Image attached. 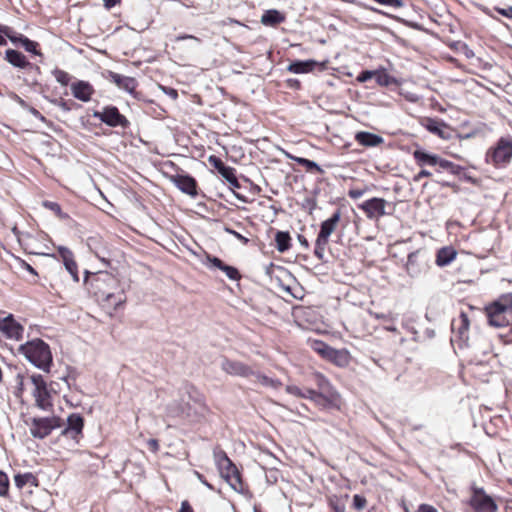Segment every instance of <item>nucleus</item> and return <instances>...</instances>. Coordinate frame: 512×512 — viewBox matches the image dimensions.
<instances>
[{"label": "nucleus", "mask_w": 512, "mask_h": 512, "mask_svg": "<svg viewBox=\"0 0 512 512\" xmlns=\"http://www.w3.org/2000/svg\"><path fill=\"white\" fill-rule=\"evenodd\" d=\"M18 394L20 396L29 386L31 395L34 399V405L43 411H53V396L56 391L46 382L43 375L38 373L17 375Z\"/></svg>", "instance_id": "7ed1b4c3"}, {"label": "nucleus", "mask_w": 512, "mask_h": 512, "mask_svg": "<svg viewBox=\"0 0 512 512\" xmlns=\"http://www.w3.org/2000/svg\"><path fill=\"white\" fill-rule=\"evenodd\" d=\"M71 92L76 99L88 102L92 99L95 89L89 82L78 80L71 84Z\"/></svg>", "instance_id": "b1692460"}, {"label": "nucleus", "mask_w": 512, "mask_h": 512, "mask_svg": "<svg viewBox=\"0 0 512 512\" xmlns=\"http://www.w3.org/2000/svg\"><path fill=\"white\" fill-rule=\"evenodd\" d=\"M7 41L6 39L0 34V46L6 45Z\"/></svg>", "instance_id": "774afa93"}, {"label": "nucleus", "mask_w": 512, "mask_h": 512, "mask_svg": "<svg viewBox=\"0 0 512 512\" xmlns=\"http://www.w3.org/2000/svg\"><path fill=\"white\" fill-rule=\"evenodd\" d=\"M364 192L365 191L363 189H350L348 191V196L351 199H358L364 194Z\"/></svg>", "instance_id": "603ef678"}, {"label": "nucleus", "mask_w": 512, "mask_h": 512, "mask_svg": "<svg viewBox=\"0 0 512 512\" xmlns=\"http://www.w3.org/2000/svg\"><path fill=\"white\" fill-rule=\"evenodd\" d=\"M223 25H232V24H237V25H242L240 21L236 20V19H233V18H228L226 21H223L222 22Z\"/></svg>", "instance_id": "e2e57ef3"}, {"label": "nucleus", "mask_w": 512, "mask_h": 512, "mask_svg": "<svg viewBox=\"0 0 512 512\" xmlns=\"http://www.w3.org/2000/svg\"><path fill=\"white\" fill-rule=\"evenodd\" d=\"M328 512H345V504L336 496H330L327 498Z\"/></svg>", "instance_id": "e433bc0d"}, {"label": "nucleus", "mask_w": 512, "mask_h": 512, "mask_svg": "<svg viewBox=\"0 0 512 512\" xmlns=\"http://www.w3.org/2000/svg\"><path fill=\"white\" fill-rule=\"evenodd\" d=\"M206 260L213 267L223 271L230 280L237 281L241 278L240 272L237 268L225 264L220 258L207 254Z\"/></svg>", "instance_id": "393cba45"}, {"label": "nucleus", "mask_w": 512, "mask_h": 512, "mask_svg": "<svg viewBox=\"0 0 512 512\" xmlns=\"http://www.w3.org/2000/svg\"><path fill=\"white\" fill-rule=\"evenodd\" d=\"M274 240L276 249L281 253L286 252L291 248L292 238L288 231H277L275 233Z\"/></svg>", "instance_id": "2f4dec72"}, {"label": "nucleus", "mask_w": 512, "mask_h": 512, "mask_svg": "<svg viewBox=\"0 0 512 512\" xmlns=\"http://www.w3.org/2000/svg\"><path fill=\"white\" fill-rule=\"evenodd\" d=\"M236 170L233 167L226 166L223 169H221L220 172H218L226 181L231 179L233 176L236 175Z\"/></svg>", "instance_id": "37998d69"}, {"label": "nucleus", "mask_w": 512, "mask_h": 512, "mask_svg": "<svg viewBox=\"0 0 512 512\" xmlns=\"http://www.w3.org/2000/svg\"><path fill=\"white\" fill-rule=\"evenodd\" d=\"M313 380L317 390L297 385H288L286 391L298 398L311 400L320 408L340 410L342 405L341 396L333 388L330 381L321 373L313 374Z\"/></svg>", "instance_id": "f03ea898"}, {"label": "nucleus", "mask_w": 512, "mask_h": 512, "mask_svg": "<svg viewBox=\"0 0 512 512\" xmlns=\"http://www.w3.org/2000/svg\"><path fill=\"white\" fill-rule=\"evenodd\" d=\"M469 327L470 320L468 314L464 311H461L458 318L453 319L451 323L452 332L461 341H466L468 339Z\"/></svg>", "instance_id": "5701e85b"}, {"label": "nucleus", "mask_w": 512, "mask_h": 512, "mask_svg": "<svg viewBox=\"0 0 512 512\" xmlns=\"http://www.w3.org/2000/svg\"><path fill=\"white\" fill-rule=\"evenodd\" d=\"M148 449L154 453L159 451L160 445L157 439H149L147 441Z\"/></svg>", "instance_id": "09e8293b"}, {"label": "nucleus", "mask_w": 512, "mask_h": 512, "mask_svg": "<svg viewBox=\"0 0 512 512\" xmlns=\"http://www.w3.org/2000/svg\"><path fill=\"white\" fill-rule=\"evenodd\" d=\"M489 326L509 328L512 335V293L500 295L483 308Z\"/></svg>", "instance_id": "20e7f679"}, {"label": "nucleus", "mask_w": 512, "mask_h": 512, "mask_svg": "<svg viewBox=\"0 0 512 512\" xmlns=\"http://www.w3.org/2000/svg\"><path fill=\"white\" fill-rule=\"evenodd\" d=\"M233 189H239L241 187L236 175L227 181Z\"/></svg>", "instance_id": "6e6d98bb"}, {"label": "nucleus", "mask_w": 512, "mask_h": 512, "mask_svg": "<svg viewBox=\"0 0 512 512\" xmlns=\"http://www.w3.org/2000/svg\"><path fill=\"white\" fill-rule=\"evenodd\" d=\"M420 124L422 127H424L426 130H428L430 133L442 138V139H448L449 134L447 132L448 126L447 124L437 118H431V117H423L420 120Z\"/></svg>", "instance_id": "412c9836"}, {"label": "nucleus", "mask_w": 512, "mask_h": 512, "mask_svg": "<svg viewBox=\"0 0 512 512\" xmlns=\"http://www.w3.org/2000/svg\"><path fill=\"white\" fill-rule=\"evenodd\" d=\"M417 512H438L437 509L430 504H420Z\"/></svg>", "instance_id": "3c124183"}, {"label": "nucleus", "mask_w": 512, "mask_h": 512, "mask_svg": "<svg viewBox=\"0 0 512 512\" xmlns=\"http://www.w3.org/2000/svg\"><path fill=\"white\" fill-rule=\"evenodd\" d=\"M354 139L359 145L365 148L378 147L384 143L382 136L367 131L357 132Z\"/></svg>", "instance_id": "a878e982"}, {"label": "nucleus", "mask_w": 512, "mask_h": 512, "mask_svg": "<svg viewBox=\"0 0 512 512\" xmlns=\"http://www.w3.org/2000/svg\"><path fill=\"white\" fill-rule=\"evenodd\" d=\"M367 506V499L359 494L353 496L352 508L361 511Z\"/></svg>", "instance_id": "58836bf2"}, {"label": "nucleus", "mask_w": 512, "mask_h": 512, "mask_svg": "<svg viewBox=\"0 0 512 512\" xmlns=\"http://www.w3.org/2000/svg\"><path fill=\"white\" fill-rule=\"evenodd\" d=\"M467 504L473 512H497L498 510L497 503L485 492L484 488L475 485L470 488Z\"/></svg>", "instance_id": "ddd939ff"}, {"label": "nucleus", "mask_w": 512, "mask_h": 512, "mask_svg": "<svg viewBox=\"0 0 512 512\" xmlns=\"http://www.w3.org/2000/svg\"><path fill=\"white\" fill-rule=\"evenodd\" d=\"M374 79L376 83L381 87H389L393 85H398V81L395 77L391 76L386 69H377L374 70Z\"/></svg>", "instance_id": "473e14b6"}, {"label": "nucleus", "mask_w": 512, "mask_h": 512, "mask_svg": "<svg viewBox=\"0 0 512 512\" xmlns=\"http://www.w3.org/2000/svg\"><path fill=\"white\" fill-rule=\"evenodd\" d=\"M495 10L502 16L512 19V6L506 8H495Z\"/></svg>", "instance_id": "49530a36"}, {"label": "nucleus", "mask_w": 512, "mask_h": 512, "mask_svg": "<svg viewBox=\"0 0 512 512\" xmlns=\"http://www.w3.org/2000/svg\"><path fill=\"white\" fill-rule=\"evenodd\" d=\"M224 372L232 376L248 378L255 375L254 370L247 364L225 358L221 364Z\"/></svg>", "instance_id": "6ab92c4d"}, {"label": "nucleus", "mask_w": 512, "mask_h": 512, "mask_svg": "<svg viewBox=\"0 0 512 512\" xmlns=\"http://www.w3.org/2000/svg\"><path fill=\"white\" fill-rule=\"evenodd\" d=\"M58 253L62 258L67 271L72 276L73 280L79 281L78 266L76 261L74 260V255L72 251L66 247H59Z\"/></svg>", "instance_id": "cd10ccee"}, {"label": "nucleus", "mask_w": 512, "mask_h": 512, "mask_svg": "<svg viewBox=\"0 0 512 512\" xmlns=\"http://www.w3.org/2000/svg\"><path fill=\"white\" fill-rule=\"evenodd\" d=\"M432 176V173L429 171V170H426V169H421L415 176H414V181L415 182H418L420 181L422 178H429Z\"/></svg>", "instance_id": "de8ad7c7"}, {"label": "nucleus", "mask_w": 512, "mask_h": 512, "mask_svg": "<svg viewBox=\"0 0 512 512\" xmlns=\"http://www.w3.org/2000/svg\"><path fill=\"white\" fill-rule=\"evenodd\" d=\"M18 41L20 42V44L24 47V49L27 52L33 53V54L38 55V56H42V53L38 49L39 48V43L38 42L32 41V40H30L29 38H27L25 36L19 37Z\"/></svg>", "instance_id": "f704fd0d"}, {"label": "nucleus", "mask_w": 512, "mask_h": 512, "mask_svg": "<svg viewBox=\"0 0 512 512\" xmlns=\"http://www.w3.org/2000/svg\"><path fill=\"white\" fill-rule=\"evenodd\" d=\"M413 158L415 163L419 167L424 166H433L437 167L436 171L440 172L441 170L447 171L453 175H457L460 172V166L440 157L437 154L428 153L422 149H416L413 151Z\"/></svg>", "instance_id": "1a4fd4ad"}, {"label": "nucleus", "mask_w": 512, "mask_h": 512, "mask_svg": "<svg viewBox=\"0 0 512 512\" xmlns=\"http://www.w3.org/2000/svg\"><path fill=\"white\" fill-rule=\"evenodd\" d=\"M64 421L60 416L33 417L30 421V434L37 439L48 437L53 430L61 428Z\"/></svg>", "instance_id": "9d476101"}, {"label": "nucleus", "mask_w": 512, "mask_h": 512, "mask_svg": "<svg viewBox=\"0 0 512 512\" xmlns=\"http://www.w3.org/2000/svg\"><path fill=\"white\" fill-rule=\"evenodd\" d=\"M313 349L323 359L339 367H346L350 363V354L346 349H335L323 341L317 340L313 343Z\"/></svg>", "instance_id": "f8f14e48"}, {"label": "nucleus", "mask_w": 512, "mask_h": 512, "mask_svg": "<svg viewBox=\"0 0 512 512\" xmlns=\"http://www.w3.org/2000/svg\"><path fill=\"white\" fill-rule=\"evenodd\" d=\"M286 155L289 159H291V160L295 161L296 163H298L299 165L303 166L306 169V171H308V172H316L319 174H322L324 172L323 169L312 160H309V159H306L303 157L294 156L289 153H287Z\"/></svg>", "instance_id": "72a5a7b5"}, {"label": "nucleus", "mask_w": 512, "mask_h": 512, "mask_svg": "<svg viewBox=\"0 0 512 512\" xmlns=\"http://www.w3.org/2000/svg\"><path fill=\"white\" fill-rule=\"evenodd\" d=\"M87 286L98 305L110 318L124 310L127 296L120 279L112 273L101 271L94 274L87 280Z\"/></svg>", "instance_id": "f257e3e1"}, {"label": "nucleus", "mask_w": 512, "mask_h": 512, "mask_svg": "<svg viewBox=\"0 0 512 512\" xmlns=\"http://www.w3.org/2000/svg\"><path fill=\"white\" fill-rule=\"evenodd\" d=\"M258 381L265 386H274V380L266 375L256 374Z\"/></svg>", "instance_id": "a18cd8bd"}, {"label": "nucleus", "mask_w": 512, "mask_h": 512, "mask_svg": "<svg viewBox=\"0 0 512 512\" xmlns=\"http://www.w3.org/2000/svg\"><path fill=\"white\" fill-rule=\"evenodd\" d=\"M107 79L114 83L118 88L130 94H134L138 87V82L135 78L124 76L113 71L108 72Z\"/></svg>", "instance_id": "4be33fe9"}, {"label": "nucleus", "mask_w": 512, "mask_h": 512, "mask_svg": "<svg viewBox=\"0 0 512 512\" xmlns=\"http://www.w3.org/2000/svg\"><path fill=\"white\" fill-rule=\"evenodd\" d=\"M216 465L221 477L237 492H243L244 483L236 465L228 457L225 451L219 449L214 452Z\"/></svg>", "instance_id": "423d86ee"}, {"label": "nucleus", "mask_w": 512, "mask_h": 512, "mask_svg": "<svg viewBox=\"0 0 512 512\" xmlns=\"http://www.w3.org/2000/svg\"><path fill=\"white\" fill-rule=\"evenodd\" d=\"M316 66H320L321 70L325 68V65L322 63H318L315 60H306V61H300L296 60L291 62L287 66V71L295 74H306L312 72Z\"/></svg>", "instance_id": "bb28decb"}, {"label": "nucleus", "mask_w": 512, "mask_h": 512, "mask_svg": "<svg viewBox=\"0 0 512 512\" xmlns=\"http://www.w3.org/2000/svg\"><path fill=\"white\" fill-rule=\"evenodd\" d=\"M14 482L16 487L21 491V494L25 497L24 501L26 502V505L36 509V503L31 498L33 489L39 488V480L36 475L31 472L23 474L18 473L14 476Z\"/></svg>", "instance_id": "2eb2a0df"}, {"label": "nucleus", "mask_w": 512, "mask_h": 512, "mask_svg": "<svg viewBox=\"0 0 512 512\" xmlns=\"http://www.w3.org/2000/svg\"><path fill=\"white\" fill-rule=\"evenodd\" d=\"M341 220V211L337 209L331 217L324 220L320 225V230L315 240L314 255L319 260H323L325 251L329 244L330 236L336 231Z\"/></svg>", "instance_id": "6e6552de"}, {"label": "nucleus", "mask_w": 512, "mask_h": 512, "mask_svg": "<svg viewBox=\"0 0 512 512\" xmlns=\"http://www.w3.org/2000/svg\"><path fill=\"white\" fill-rule=\"evenodd\" d=\"M5 59L13 66L22 68V69H32L34 68V65L30 63L24 54L21 52L14 50V49H8L5 52Z\"/></svg>", "instance_id": "c85d7f7f"}, {"label": "nucleus", "mask_w": 512, "mask_h": 512, "mask_svg": "<svg viewBox=\"0 0 512 512\" xmlns=\"http://www.w3.org/2000/svg\"><path fill=\"white\" fill-rule=\"evenodd\" d=\"M178 512H195L188 500H183Z\"/></svg>", "instance_id": "864d4df0"}, {"label": "nucleus", "mask_w": 512, "mask_h": 512, "mask_svg": "<svg viewBox=\"0 0 512 512\" xmlns=\"http://www.w3.org/2000/svg\"><path fill=\"white\" fill-rule=\"evenodd\" d=\"M225 231L230 234V235H233L235 238H237L240 242H242L244 245H247L248 242H249V239L245 236H243L242 234L238 233L237 231L233 230L232 228L230 227H225Z\"/></svg>", "instance_id": "c03bdc74"}, {"label": "nucleus", "mask_w": 512, "mask_h": 512, "mask_svg": "<svg viewBox=\"0 0 512 512\" xmlns=\"http://www.w3.org/2000/svg\"><path fill=\"white\" fill-rule=\"evenodd\" d=\"M298 241L301 244V246H303L305 249H308L310 247V244L306 237L301 234L298 235Z\"/></svg>", "instance_id": "052dcab7"}, {"label": "nucleus", "mask_w": 512, "mask_h": 512, "mask_svg": "<svg viewBox=\"0 0 512 512\" xmlns=\"http://www.w3.org/2000/svg\"><path fill=\"white\" fill-rule=\"evenodd\" d=\"M170 180L181 192L192 198H196L198 196V183L191 175L181 171L172 175Z\"/></svg>", "instance_id": "a211bd4d"}, {"label": "nucleus", "mask_w": 512, "mask_h": 512, "mask_svg": "<svg viewBox=\"0 0 512 512\" xmlns=\"http://www.w3.org/2000/svg\"><path fill=\"white\" fill-rule=\"evenodd\" d=\"M285 20V15L276 9L266 10L261 16V23L265 26L275 27Z\"/></svg>", "instance_id": "7c9ffc66"}, {"label": "nucleus", "mask_w": 512, "mask_h": 512, "mask_svg": "<svg viewBox=\"0 0 512 512\" xmlns=\"http://www.w3.org/2000/svg\"><path fill=\"white\" fill-rule=\"evenodd\" d=\"M195 475L201 481V483H203V484L206 483L207 480L205 479V477L201 473H199L198 471H195Z\"/></svg>", "instance_id": "69168bd1"}, {"label": "nucleus", "mask_w": 512, "mask_h": 512, "mask_svg": "<svg viewBox=\"0 0 512 512\" xmlns=\"http://www.w3.org/2000/svg\"><path fill=\"white\" fill-rule=\"evenodd\" d=\"M307 205L309 206L310 212H312L316 208V200L315 199H307Z\"/></svg>", "instance_id": "680f3d73"}, {"label": "nucleus", "mask_w": 512, "mask_h": 512, "mask_svg": "<svg viewBox=\"0 0 512 512\" xmlns=\"http://www.w3.org/2000/svg\"><path fill=\"white\" fill-rule=\"evenodd\" d=\"M85 425L84 417L79 413H71L67 417L66 427L61 431V435L79 442L83 438V429Z\"/></svg>", "instance_id": "dca6fc26"}, {"label": "nucleus", "mask_w": 512, "mask_h": 512, "mask_svg": "<svg viewBox=\"0 0 512 512\" xmlns=\"http://www.w3.org/2000/svg\"><path fill=\"white\" fill-rule=\"evenodd\" d=\"M457 257V251L452 246L440 248L436 253L435 263L439 267H444L453 262Z\"/></svg>", "instance_id": "c756f323"}, {"label": "nucleus", "mask_w": 512, "mask_h": 512, "mask_svg": "<svg viewBox=\"0 0 512 512\" xmlns=\"http://www.w3.org/2000/svg\"><path fill=\"white\" fill-rule=\"evenodd\" d=\"M9 491V478L6 473L0 471V496H6Z\"/></svg>", "instance_id": "ea45409f"}, {"label": "nucleus", "mask_w": 512, "mask_h": 512, "mask_svg": "<svg viewBox=\"0 0 512 512\" xmlns=\"http://www.w3.org/2000/svg\"><path fill=\"white\" fill-rule=\"evenodd\" d=\"M21 265L24 269H26L28 272H30L31 274H34V275H37V272L36 270L29 264L27 263L26 261L22 260L21 261Z\"/></svg>", "instance_id": "13d9d810"}, {"label": "nucleus", "mask_w": 512, "mask_h": 512, "mask_svg": "<svg viewBox=\"0 0 512 512\" xmlns=\"http://www.w3.org/2000/svg\"><path fill=\"white\" fill-rule=\"evenodd\" d=\"M43 206L46 209L52 211L61 220L70 219L69 214L63 212L61 206L57 202L46 200L43 202Z\"/></svg>", "instance_id": "c9c22d12"}, {"label": "nucleus", "mask_w": 512, "mask_h": 512, "mask_svg": "<svg viewBox=\"0 0 512 512\" xmlns=\"http://www.w3.org/2000/svg\"><path fill=\"white\" fill-rule=\"evenodd\" d=\"M430 268V257L425 250L418 249L408 255L405 269L410 277H424L429 273Z\"/></svg>", "instance_id": "9b49d317"}, {"label": "nucleus", "mask_w": 512, "mask_h": 512, "mask_svg": "<svg viewBox=\"0 0 512 512\" xmlns=\"http://www.w3.org/2000/svg\"><path fill=\"white\" fill-rule=\"evenodd\" d=\"M103 2H104L105 8L111 9L114 6H116L117 4H119L120 0H103Z\"/></svg>", "instance_id": "bf43d9fd"}, {"label": "nucleus", "mask_w": 512, "mask_h": 512, "mask_svg": "<svg viewBox=\"0 0 512 512\" xmlns=\"http://www.w3.org/2000/svg\"><path fill=\"white\" fill-rule=\"evenodd\" d=\"M387 201L384 198L373 197L358 205L369 220H379L386 215Z\"/></svg>", "instance_id": "f3484780"}, {"label": "nucleus", "mask_w": 512, "mask_h": 512, "mask_svg": "<svg viewBox=\"0 0 512 512\" xmlns=\"http://www.w3.org/2000/svg\"><path fill=\"white\" fill-rule=\"evenodd\" d=\"M93 117L113 128L120 127L122 129H127L130 126V121L127 117L120 113L119 109L114 105H106L100 111L95 110L93 112Z\"/></svg>", "instance_id": "4468645a"}, {"label": "nucleus", "mask_w": 512, "mask_h": 512, "mask_svg": "<svg viewBox=\"0 0 512 512\" xmlns=\"http://www.w3.org/2000/svg\"><path fill=\"white\" fill-rule=\"evenodd\" d=\"M177 39H178V40L194 39V40H196V41H200V39H199V38H197V37H195V36H193V35H187V34L182 35V36H179Z\"/></svg>", "instance_id": "0e129e2a"}, {"label": "nucleus", "mask_w": 512, "mask_h": 512, "mask_svg": "<svg viewBox=\"0 0 512 512\" xmlns=\"http://www.w3.org/2000/svg\"><path fill=\"white\" fill-rule=\"evenodd\" d=\"M208 163L213 167L215 168L218 172L221 171V169H223L224 167H226L227 165H225V163L221 160V158H219L218 156L216 155H210L208 157Z\"/></svg>", "instance_id": "a19ab883"}, {"label": "nucleus", "mask_w": 512, "mask_h": 512, "mask_svg": "<svg viewBox=\"0 0 512 512\" xmlns=\"http://www.w3.org/2000/svg\"><path fill=\"white\" fill-rule=\"evenodd\" d=\"M53 76L55 77L56 81L63 86H67L71 80L69 73L61 69H55L53 71Z\"/></svg>", "instance_id": "4c0bfd02"}, {"label": "nucleus", "mask_w": 512, "mask_h": 512, "mask_svg": "<svg viewBox=\"0 0 512 512\" xmlns=\"http://www.w3.org/2000/svg\"><path fill=\"white\" fill-rule=\"evenodd\" d=\"M374 70H364L357 76L356 80L359 83H364L372 78H374Z\"/></svg>", "instance_id": "79ce46f5"}, {"label": "nucleus", "mask_w": 512, "mask_h": 512, "mask_svg": "<svg viewBox=\"0 0 512 512\" xmlns=\"http://www.w3.org/2000/svg\"><path fill=\"white\" fill-rule=\"evenodd\" d=\"M286 85L289 88L299 90L301 88V82L298 79L290 78L286 80Z\"/></svg>", "instance_id": "8fccbe9b"}, {"label": "nucleus", "mask_w": 512, "mask_h": 512, "mask_svg": "<svg viewBox=\"0 0 512 512\" xmlns=\"http://www.w3.org/2000/svg\"><path fill=\"white\" fill-rule=\"evenodd\" d=\"M512 160V137H501L485 154V161L497 169L507 167Z\"/></svg>", "instance_id": "0eeeda50"}, {"label": "nucleus", "mask_w": 512, "mask_h": 512, "mask_svg": "<svg viewBox=\"0 0 512 512\" xmlns=\"http://www.w3.org/2000/svg\"><path fill=\"white\" fill-rule=\"evenodd\" d=\"M0 332L7 338L20 340L23 337L24 328L12 315L0 320Z\"/></svg>", "instance_id": "aec40b11"}, {"label": "nucleus", "mask_w": 512, "mask_h": 512, "mask_svg": "<svg viewBox=\"0 0 512 512\" xmlns=\"http://www.w3.org/2000/svg\"><path fill=\"white\" fill-rule=\"evenodd\" d=\"M19 352L38 369L49 373L53 366L50 346L42 339L35 338L20 345Z\"/></svg>", "instance_id": "39448f33"}, {"label": "nucleus", "mask_w": 512, "mask_h": 512, "mask_svg": "<svg viewBox=\"0 0 512 512\" xmlns=\"http://www.w3.org/2000/svg\"><path fill=\"white\" fill-rule=\"evenodd\" d=\"M59 105H60L63 109H65V110H69V107L67 106V102H66V101L61 100V101H60V103H59Z\"/></svg>", "instance_id": "338daca9"}, {"label": "nucleus", "mask_w": 512, "mask_h": 512, "mask_svg": "<svg viewBox=\"0 0 512 512\" xmlns=\"http://www.w3.org/2000/svg\"><path fill=\"white\" fill-rule=\"evenodd\" d=\"M480 370H487V367L483 364H475L469 367V372L473 375H477Z\"/></svg>", "instance_id": "5fc2aeb1"}, {"label": "nucleus", "mask_w": 512, "mask_h": 512, "mask_svg": "<svg viewBox=\"0 0 512 512\" xmlns=\"http://www.w3.org/2000/svg\"><path fill=\"white\" fill-rule=\"evenodd\" d=\"M29 112L41 121H45V117L34 107H29Z\"/></svg>", "instance_id": "4d7b16f0"}]
</instances>
